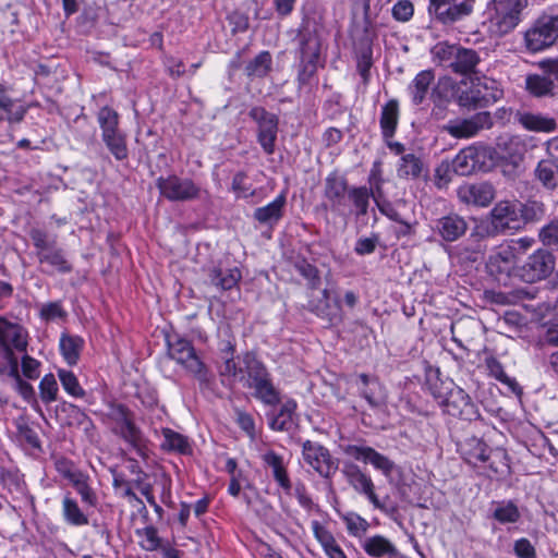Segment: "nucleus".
<instances>
[{
  "mask_svg": "<svg viewBox=\"0 0 558 558\" xmlns=\"http://www.w3.org/2000/svg\"><path fill=\"white\" fill-rule=\"evenodd\" d=\"M242 376L239 381L251 390V395L263 404L276 407L281 401L279 389L272 381L266 365L258 360L254 352H246L242 357Z\"/></svg>",
  "mask_w": 558,
  "mask_h": 558,
  "instance_id": "obj_1",
  "label": "nucleus"
},
{
  "mask_svg": "<svg viewBox=\"0 0 558 558\" xmlns=\"http://www.w3.org/2000/svg\"><path fill=\"white\" fill-rule=\"evenodd\" d=\"M298 85L302 89L311 85L315 78L318 66H324L322 61V39L316 29L308 21L302 24L298 36Z\"/></svg>",
  "mask_w": 558,
  "mask_h": 558,
  "instance_id": "obj_2",
  "label": "nucleus"
},
{
  "mask_svg": "<svg viewBox=\"0 0 558 558\" xmlns=\"http://www.w3.org/2000/svg\"><path fill=\"white\" fill-rule=\"evenodd\" d=\"M430 53L434 62L461 76L475 74L476 66L481 62V57L476 50L447 41L437 43L430 49Z\"/></svg>",
  "mask_w": 558,
  "mask_h": 558,
  "instance_id": "obj_3",
  "label": "nucleus"
},
{
  "mask_svg": "<svg viewBox=\"0 0 558 558\" xmlns=\"http://www.w3.org/2000/svg\"><path fill=\"white\" fill-rule=\"evenodd\" d=\"M167 352L170 359L182 365L198 381L199 387L209 389L215 383V375L197 355L193 343L184 338H167Z\"/></svg>",
  "mask_w": 558,
  "mask_h": 558,
  "instance_id": "obj_4",
  "label": "nucleus"
},
{
  "mask_svg": "<svg viewBox=\"0 0 558 558\" xmlns=\"http://www.w3.org/2000/svg\"><path fill=\"white\" fill-rule=\"evenodd\" d=\"M29 238L36 248V257L40 265H48L51 269H41L44 274L52 272L70 274L73 270L72 264L65 257L61 247L57 246V238L50 236L47 231L39 228L29 230Z\"/></svg>",
  "mask_w": 558,
  "mask_h": 558,
  "instance_id": "obj_5",
  "label": "nucleus"
},
{
  "mask_svg": "<svg viewBox=\"0 0 558 558\" xmlns=\"http://www.w3.org/2000/svg\"><path fill=\"white\" fill-rule=\"evenodd\" d=\"M529 0H492L487 7L489 29L501 37L511 33L522 21Z\"/></svg>",
  "mask_w": 558,
  "mask_h": 558,
  "instance_id": "obj_6",
  "label": "nucleus"
},
{
  "mask_svg": "<svg viewBox=\"0 0 558 558\" xmlns=\"http://www.w3.org/2000/svg\"><path fill=\"white\" fill-rule=\"evenodd\" d=\"M459 451L466 463L476 466L478 463L489 462V469L496 474L509 471V458L504 450H492L477 437L466 438L459 444Z\"/></svg>",
  "mask_w": 558,
  "mask_h": 558,
  "instance_id": "obj_7",
  "label": "nucleus"
},
{
  "mask_svg": "<svg viewBox=\"0 0 558 558\" xmlns=\"http://www.w3.org/2000/svg\"><path fill=\"white\" fill-rule=\"evenodd\" d=\"M13 348L21 352L26 351L25 330L22 326L10 323L0 316V355L8 362L9 376L13 377L16 383L22 377L19 373L17 357Z\"/></svg>",
  "mask_w": 558,
  "mask_h": 558,
  "instance_id": "obj_8",
  "label": "nucleus"
},
{
  "mask_svg": "<svg viewBox=\"0 0 558 558\" xmlns=\"http://www.w3.org/2000/svg\"><path fill=\"white\" fill-rule=\"evenodd\" d=\"M558 39V13L544 12L524 34L525 47L531 52L542 51Z\"/></svg>",
  "mask_w": 558,
  "mask_h": 558,
  "instance_id": "obj_9",
  "label": "nucleus"
},
{
  "mask_svg": "<svg viewBox=\"0 0 558 558\" xmlns=\"http://www.w3.org/2000/svg\"><path fill=\"white\" fill-rule=\"evenodd\" d=\"M476 80L477 83L472 81L471 86L458 89L456 97L460 107L468 110L482 109L495 104L501 97L502 92L495 87L494 80H485L484 83Z\"/></svg>",
  "mask_w": 558,
  "mask_h": 558,
  "instance_id": "obj_10",
  "label": "nucleus"
},
{
  "mask_svg": "<svg viewBox=\"0 0 558 558\" xmlns=\"http://www.w3.org/2000/svg\"><path fill=\"white\" fill-rule=\"evenodd\" d=\"M494 150L489 147L469 146L461 149L451 160L453 173L458 175H470L476 171H488L493 166Z\"/></svg>",
  "mask_w": 558,
  "mask_h": 558,
  "instance_id": "obj_11",
  "label": "nucleus"
},
{
  "mask_svg": "<svg viewBox=\"0 0 558 558\" xmlns=\"http://www.w3.org/2000/svg\"><path fill=\"white\" fill-rule=\"evenodd\" d=\"M555 267L556 256L553 251L541 247L529 255L518 272L523 281L534 283L547 279Z\"/></svg>",
  "mask_w": 558,
  "mask_h": 558,
  "instance_id": "obj_12",
  "label": "nucleus"
},
{
  "mask_svg": "<svg viewBox=\"0 0 558 558\" xmlns=\"http://www.w3.org/2000/svg\"><path fill=\"white\" fill-rule=\"evenodd\" d=\"M248 117L257 124V142L264 151L268 155L274 154L279 125L277 114L264 107L254 106L250 109Z\"/></svg>",
  "mask_w": 558,
  "mask_h": 558,
  "instance_id": "obj_13",
  "label": "nucleus"
},
{
  "mask_svg": "<svg viewBox=\"0 0 558 558\" xmlns=\"http://www.w3.org/2000/svg\"><path fill=\"white\" fill-rule=\"evenodd\" d=\"M475 0H429L428 13L442 25H452L473 12Z\"/></svg>",
  "mask_w": 558,
  "mask_h": 558,
  "instance_id": "obj_14",
  "label": "nucleus"
},
{
  "mask_svg": "<svg viewBox=\"0 0 558 558\" xmlns=\"http://www.w3.org/2000/svg\"><path fill=\"white\" fill-rule=\"evenodd\" d=\"M302 456L320 476L329 480L338 470L339 461L318 442L306 440L302 445Z\"/></svg>",
  "mask_w": 558,
  "mask_h": 558,
  "instance_id": "obj_15",
  "label": "nucleus"
},
{
  "mask_svg": "<svg viewBox=\"0 0 558 558\" xmlns=\"http://www.w3.org/2000/svg\"><path fill=\"white\" fill-rule=\"evenodd\" d=\"M156 186L160 194L171 202H187L199 196L201 189L192 180L169 175L159 177Z\"/></svg>",
  "mask_w": 558,
  "mask_h": 558,
  "instance_id": "obj_16",
  "label": "nucleus"
},
{
  "mask_svg": "<svg viewBox=\"0 0 558 558\" xmlns=\"http://www.w3.org/2000/svg\"><path fill=\"white\" fill-rule=\"evenodd\" d=\"M441 407L447 414L464 421L472 422L480 418L477 405L460 387H456L448 392L447 397L441 401Z\"/></svg>",
  "mask_w": 558,
  "mask_h": 558,
  "instance_id": "obj_17",
  "label": "nucleus"
},
{
  "mask_svg": "<svg viewBox=\"0 0 558 558\" xmlns=\"http://www.w3.org/2000/svg\"><path fill=\"white\" fill-rule=\"evenodd\" d=\"M342 473L356 493L366 496L376 509H385L384 504L378 499L375 493V485L371 476L364 473L357 464L345 462L342 468Z\"/></svg>",
  "mask_w": 558,
  "mask_h": 558,
  "instance_id": "obj_18",
  "label": "nucleus"
},
{
  "mask_svg": "<svg viewBox=\"0 0 558 558\" xmlns=\"http://www.w3.org/2000/svg\"><path fill=\"white\" fill-rule=\"evenodd\" d=\"M493 125L492 116L488 111H481L468 119L450 121L442 130L456 138H469L476 135L484 129Z\"/></svg>",
  "mask_w": 558,
  "mask_h": 558,
  "instance_id": "obj_19",
  "label": "nucleus"
},
{
  "mask_svg": "<svg viewBox=\"0 0 558 558\" xmlns=\"http://www.w3.org/2000/svg\"><path fill=\"white\" fill-rule=\"evenodd\" d=\"M490 223L495 232L505 233L521 228L518 204L510 201H500L490 210Z\"/></svg>",
  "mask_w": 558,
  "mask_h": 558,
  "instance_id": "obj_20",
  "label": "nucleus"
},
{
  "mask_svg": "<svg viewBox=\"0 0 558 558\" xmlns=\"http://www.w3.org/2000/svg\"><path fill=\"white\" fill-rule=\"evenodd\" d=\"M347 456L364 463H371L376 470L389 477L397 469L396 463L388 457L368 446L348 445L343 448Z\"/></svg>",
  "mask_w": 558,
  "mask_h": 558,
  "instance_id": "obj_21",
  "label": "nucleus"
},
{
  "mask_svg": "<svg viewBox=\"0 0 558 558\" xmlns=\"http://www.w3.org/2000/svg\"><path fill=\"white\" fill-rule=\"evenodd\" d=\"M311 310L330 325H338L343 319L340 301L338 298H331L327 289L323 290L322 299L317 303H311Z\"/></svg>",
  "mask_w": 558,
  "mask_h": 558,
  "instance_id": "obj_22",
  "label": "nucleus"
},
{
  "mask_svg": "<svg viewBox=\"0 0 558 558\" xmlns=\"http://www.w3.org/2000/svg\"><path fill=\"white\" fill-rule=\"evenodd\" d=\"M469 225L458 214H449L439 218L436 222V231L446 242H454L465 234Z\"/></svg>",
  "mask_w": 558,
  "mask_h": 558,
  "instance_id": "obj_23",
  "label": "nucleus"
},
{
  "mask_svg": "<svg viewBox=\"0 0 558 558\" xmlns=\"http://www.w3.org/2000/svg\"><path fill=\"white\" fill-rule=\"evenodd\" d=\"M349 192L347 179L332 171L325 179L324 195L330 203L332 210H338L344 203L345 194Z\"/></svg>",
  "mask_w": 558,
  "mask_h": 558,
  "instance_id": "obj_24",
  "label": "nucleus"
},
{
  "mask_svg": "<svg viewBox=\"0 0 558 558\" xmlns=\"http://www.w3.org/2000/svg\"><path fill=\"white\" fill-rule=\"evenodd\" d=\"M525 87L535 97H558V74H531L526 76Z\"/></svg>",
  "mask_w": 558,
  "mask_h": 558,
  "instance_id": "obj_25",
  "label": "nucleus"
},
{
  "mask_svg": "<svg viewBox=\"0 0 558 558\" xmlns=\"http://www.w3.org/2000/svg\"><path fill=\"white\" fill-rule=\"evenodd\" d=\"M361 387L359 388L361 397H363L373 409H380L386 404L387 396L385 390L375 377L366 374H360Z\"/></svg>",
  "mask_w": 558,
  "mask_h": 558,
  "instance_id": "obj_26",
  "label": "nucleus"
},
{
  "mask_svg": "<svg viewBox=\"0 0 558 558\" xmlns=\"http://www.w3.org/2000/svg\"><path fill=\"white\" fill-rule=\"evenodd\" d=\"M262 460L265 465L271 469L272 477L277 484L287 495H290L292 490V483L283 463V458L274 450H268L262 454Z\"/></svg>",
  "mask_w": 558,
  "mask_h": 558,
  "instance_id": "obj_27",
  "label": "nucleus"
},
{
  "mask_svg": "<svg viewBox=\"0 0 558 558\" xmlns=\"http://www.w3.org/2000/svg\"><path fill=\"white\" fill-rule=\"evenodd\" d=\"M515 120L527 131L531 132H554L557 128V122L554 118L529 111H519L515 114Z\"/></svg>",
  "mask_w": 558,
  "mask_h": 558,
  "instance_id": "obj_28",
  "label": "nucleus"
},
{
  "mask_svg": "<svg viewBox=\"0 0 558 558\" xmlns=\"http://www.w3.org/2000/svg\"><path fill=\"white\" fill-rule=\"evenodd\" d=\"M286 203V195L280 194L268 205L256 208L253 217L259 223L272 227L283 217Z\"/></svg>",
  "mask_w": 558,
  "mask_h": 558,
  "instance_id": "obj_29",
  "label": "nucleus"
},
{
  "mask_svg": "<svg viewBox=\"0 0 558 558\" xmlns=\"http://www.w3.org/2000/svg\"><path fill=\"white\" fill-rule=\"evenodd\" d=\"M362 548L373 558H396L399 555L397 547L383 535H374L365 538Z\"/></svg>",
  "mask_w": 558,
  "mask_h": 558,
  "instance_id": "obj_30",
  "label": "nucleus"
},
{
  "mask_svg": "<svg viewBox=\"0 0 558 558\" xmlns=\"http://www.w3.org/2000/svg\"><path fill=\"white\" fill-rule=\"evenodd\" d=\"M296 403L293 400L284 402L277 413L268 414L269 427L276 432H290L294 427V411Z\"/></svg>",
  "mask_w": 558,
  "mask_h": 558,
  "instance_id": "obj_31",
  "label": "nucleus"
},
{
  "mask_svg": "<svg viewBox=\"0 0 558 558\" xmlns=\"http://www.w3.org/2000/svg\"><path fill=\"white\" fill-rule=\"evenodd\" d=\"M399 121V102L390 99L381 108L379 124L384 140H391L396 133Z\"/></svg>",
  "mask_w": 558,
  "mask_h": 558,
  "instance_id": "obj_32",
  "label": "nucleus"
},
{
  "mask_svg": "<svg viewBox=\"0 0 558 558\" xmlns=\"http://www.w3.org/2000/svg\"><path fill=\"white\" fill-rule=\"evenodd\" d=\"M434 80L435 74L432 70H424L415 75L414 80L408 87L414 105H421L424 102Z\"/></svg>",
  "mask_w": 558,
  "mask_h": 558,
  "instance_id": "obj_33",
  "label": "nucleus"
},
{
  "mask_svg": "<svg viewBox=\"0 0 558 558\" xmlns=\"http://www.w3.org/2000/svg\"><path fill=\"white\" fill-rule=\"evenodd\" d=\"M461 193L465 202L482 207L489 205L495 197L494 187L489 183L472 184Z\"/></svg>",
  "mask_w": 558,
  "mask_h": 558,
  "instance_id": "obj_34",
  "label": "nucleus"
},
{
  "mask_svg": "<svg viewBox=\"0 0 558 558\" xmlns=\"http://www.w3.org/2000/svg\"><path fill=\"white\" fill-rule=\"evenodd\" d=\"M163 441L160 448L163 451L178 452L180 454H191L192 446L189 438L171 428H162Z\"/></svg>",
  "mask_w": 558,
  "mask_h": 558,
  "instance_id": "obj_35",
  "label": "nucleus"
},
{
  "mask_svg": "<svg viewBox=\"0 0 558 558\" xmlns=\"http://www.w3.org/2000/svg\"><path fill=\"white\" fill-rule=\"evenodd\" d=\"M515 258L514 246H500L498 251L489 256L487 267L492 274L508 271L515 263Z\"/></svg>",
  "mask_w": 558,
  "mask_h": 558,
  "instance_id": "obj_36",
  "label": "nucleus"
},
{
  "mask_svg": "<svg viewBox=\"0 0 558 558\" xmlns=\"http://www.w3.org/2000/svg\"><path fill=\"white\" fill-rule=\"evenodd\" d=\"M210 283L221 291L232 289L241 280V271L234 267L231 269L211 268L208 272Z\"/></svg>",
  "mask_w": 558,
  "mask_h": 558,
  "instance_id": "obj_37",
  "label": "nucleus"
},
{
  "mask_svg": "<svg viewBox=\"0 0 558 558\" xmlns=\"http://www.w3.org/2000/svg\"><path fill=\"white\" fill-rule=\"evenodd\" d=\"M534 175L546 190L554 191L558 187V163L554 160H541L534 170Z\"/></svg>",
  "mask_w": 558,
  "mask_h": 558,
  "instance_id": "obj_38",
  "label": "nucleus"
},
{
  "mask_svg": "<svg viewBox=\"0 0 558 558\" xmlns=\"http://www.w3.org/2000/svg\"><path fill=\"white\" fill-rule=\"evenodd\" d=\"M60 352L69 365H76L81 351L84 345V340L80 336L62 333L60 337Z\"/></svg>",
  "mask_w": 558,
  "mask_h": 558,
  "instance_id": "obj_39",
  "label": "nucleus"
},
{
  "mask_svg": "<svg viewBox=\"0 0 558 558\" xmlns=\"http://www.w3.org/2000/svg\"><path fill=\"white\" fill-rule=\"evenodd\" d=\"M492 518L500 524H515L521 520V512L513 500L494 502Z\"/></svg>",
  "mask_w": 558,
  "mask_h": 558,
  "instance_id": "obj_40",
  "label": "nucleus"
},
{
  "mask_svg": "<svg viewBox=\"0 0 558 558\" xmlns=\"http://www.w3.org/2000/svg\"><path fill=\"white\" fill-rule=\"evenodd\" d=\"M116 435L128 442L138 453V456L143 458L146 457L147 440L141 428L135 424V420L119 430Z\"/></svg>",
  "mask_w": 558,
  "mask_h": 558,
  "instance_id": "obj_41",
  "label": "nucleus"
},
{
  "mask_svg": "<svg viewBox=\"0 0 558 558\" xmlns=\"http://www.w3.org/2000/svg\"><path fill=\"white\" fill-rule=\"evenodd\" d=\"M521 223L539 222L546 215V206L543 202L527 199L524 203H517Z\"/></svg>",
  "mask_w": 558,
  "mask_h": 558,
  "instance_id": "obj_42",
  "label": "nucleus"
},
{
  "mask_svg": "<svg viewBox=\"0 0 558 558\" xmlns=\"http://www.w3.org/2000/svg\"><path fill=\"white\" fill-rule=\"evenodd\" d=\"M424 165L420 157L414 154L401 156L397 173L401 179H418L423 172Z\"/></svg>",
  "mask_w": 558,
  "mask_h": 558,
  "instance_id": "obj_43",
  "label": "nucleus"
},
{
  "mask_svg": "<svg viewBox=\"0 0 558 558\" xmlns=\"http://www.w3.org/2000/svg\"><path fill=\"white\" fill-rule=\"evenodd\" d=\"M272 69V57L269 51H260L245 66V74L248 77H266Z\"/></svg>",
  "mask_w": 558,
  "mask_h": 558,
  "instance_id": "obj_44",
  "label": "nucleus"
},
{
  "mask_svg": "<svg viewBox=\"0 0 558 558\" xmlns=\"http://www.w3.org/2000/svg\"><path fill=\"white\" fill-rule=\"evenodd\" d=\"M62 513L64 520L71 525L82 526L88 524L87 515L81 510L76 500L69 495L64 496L62 500Z\"/></svg>",
  "mask_w": 558,
  "mask_h": 558,
  "instance_id": "obj_45",
  "label": "nucleus"
},
{
  "mask_svg": "<svg viewBox=\"0 0 558 558\" xmlns=\"http://www.w3.org/2000/svg\"><path fill=\"white\" fill-rule=\"evenodd\" d=\"M373 50L369 41L363 40L359 47H356V59H357V71L363 78V83L366 84L369 80L371 68L373 65Z\"/></svg>",
  "mask_w": 558,
  "mask_h": 558,
  "instance_id": "obj_46",
  "label": "nucleus"
},
{
  "mask_svg": "<svg viewBox=\"0 0 558 558\" xmlns=\"http://www.w3.org/2000/svg\"><path fill=\"white\" fill-rule=\"evenodd\" d=\"M97 119L101 129V137L121 132L119 130V114L112 108L108 106L100 108Z\"/></svg>",
  "mask_w": 558,
  "mask_h": 558,
  "instance_id": "obj_47",
  "label": "nucleus"
},
{
  "mask_svg": "<svg viewBox=\"0 0 558 558\" xmlns=\"http://www.w3.org/2000/svg\"><path fill=\"white\" fill-rule=\"evenodd\" d=\"M108 418L112 423L113 434H117L135 420L134 413L123 404L112 405L108 412Z\"/></svg>",
  "mask_w": 558,
  "mask_h": 558,
  "instance_id": "obj_48",
  "label": "nucleus"
},
{
  "mask_svg": "<svg viewBox=\"0 0 558 558\" xmlns=\"http://www.w3.org/2000/svg\"><path fill=\"white\" fill-rule=\"evenodd\" d=\"M102 141L117 160L123 161L129 158L126 138L122 132L102 136Z\"/></svg>",
  "mask_w": 558,
  "mask_h": 558,
  "instance_id": "obj_49",
  "label": "nucleus"
},
{
  "mask_svg": "<svg viewBox=\"0 0 558 558\" xmlns=\"http://www.w3.org/2000/svg\"><path fill=\"white\" fill-rule=\"evenodd\" d=\"M295 270L307 281L310 289H317L320 286V274L318 268L308 263L305 258H296L293 264Z\"/></svg>",
  "mask_w": 558,
  "mask_h": 558,
  "instance_id": "obj_50",
  "label": "nucleus"
},
{
  "mask_svg": "<svg viewBox=\"0 0 558 558\" xmlns=\"http://www.w3.org/2000/svg\"><path fill=\"white\" fill-rule=\"evenodd\" d=\"M538 240L543 244V248L558 251V219L549 220L538 230Z\"/></svg>",
  "mask_w": 558,
  "mask_h": 558,
  "instance_id": "obj_51",
  "label": "nucleus"
},
{
  "mask_svg": "<svg viewBox=\"0 0 558 558\" xmlns=\"http://www.w3.org/2000/svg\"><path fill=\"white\" fill-rule=\"evenodd\" d=\"M485 299L493 304L510 305L523 299L524 292L522 290H513L509 292L486 290Z\"/></svg>",
  "mask_w": 558,
  "mask_h": 558,
  "instance_id": "obj_52",
  "label": "nucleus"
},
{
  "mask_svg": "<svg viewBox=\"0 0 558 558\" xmlns=\"http://www.w3.org/2000/svg\"><path fill=\"white\" fill-rule=\"evenodd\" d=\"M58 377L60 379V383H61L63 389L69 395H71L72 397H75V398H84L85 397V390L80 385L78 379L74 375L73 372L66 371V369H59Z\"/></svg>",
  "mask_w": 558,
  "mask_h": 558,
  "instance_id": "obj_53",
  "label": "nucleus"
},
{
  "mask_svg": "<svg viewBox=\"0 0 558 558\" xmlns=\"http://www.w3.org/2000/svg\"><path fill=\"white\" fill-rule=\"evenodd\" d=\"M348 195L357 209V215L365 216L369 204V190L366 186L352 187L349 190Z\"/></svg>",
  "mask_w": 558,
  "mask_h": 558,
  "instance_id": "obj_54",
  "label": "nucleus"
},
{
  "mask_svg": "<svg viewBox=\"0 0 558 558\" xmlns=\"http://www.w3.org/2000/svg\"><path fill=\"white\" fill-rule=\"evenodd\" d=\"M58 383L53 374H46L39 383V393L43 402L51 403L58 397Z\"/></svg>",
  "mask_w": 558,
  "mask_h": 558,
  "instance_id": "obj_55",
  "label": "nucleus"
},
{
  "mask_svg": "<svg viewBox=\"0 0 558 558\" xmlns=\"http://www.w3.org/2000/svg\"><path fill=\"white\" fill-rule=\"evenodd\" d=\"M64 411H66L69 415V425H76L78 427H83L85 430L93 426V422L89 416L77 405L72 403L64 405Z\"/></svg>",
  "mask_w": 558,
  "mask_h": 558,
  "instance_id": "obj_56",
  "label": "nucleus"
},
{
  "mask_svg": "<svg viewBox=\"0 0 558 558\" xmlns=\"http://www.w3.org/2000/svg\"><path fill=\"white\" fill-rule=\"evenodd\" d=\"M223 363L219 366V376L221 377V383L226 385L225 378L231 384L236 378L242 376V366L239 367L234 361V356H227V359H222Z\"/></svg>",
  "mask_w": 558,
  "mask_h": 558,
  "instance_id": "obj_57",
  "label": "nucleus"
},
{
  "mask_svg": "<svg viewBox=\"0 0 558 558\" xmlns=\"http://www.w3.org/2000/svg\"><path fill=\"white\" fill-rule=\"evenodd\" d=\"M342 519L345 522L348 532L353 536L364 534L369 527L368 522L356 513L344 514Z\"/></svg>",
  "mask_w": 558,
  "mask_h": 558,
  "instance_id": "obj_58",
  "label": "nucleus"
},
{
  "mask_svg": "<svg viewBox=\"0 0 558 558\" xmlns=\"http://www.w3.org/2000/svg\"><path fill=\"white\" fill-rule=\"evenodd\" d=\"M76 492L81 495V498L87 505L94 507L97 504V497L94 490L87 484L86 477L82 474L78 478L72 483Z\"/></svg>",
  "mask_w": 558,
  "mask_h": 558,
  "instance_id": "obj_59",
  "label": "nucleus"
},
{
  "mask_svg": "<svg viewBox=\"0 0 558 558\" xmlns=\"http://www.w3.org/2000/svg\"><path fill=\"white\" fill-rule=\"evenodd\" d=\"M312 527L316 539L320 543L325 551L337 543L333 535L319 522L314 521Z\"/></svg>",
  "mask_w": 558,
  "mask_h": 558,
  "instance_id": "obj_60",
  "label": "nucleus"
},
{
  "mask_svg": "<svg viewBox=\"0 0 558 558\" xmlns=\"http://www.w3.org/2000/svg\"><path fill=\"white\" fill-rule=\"evenodd\" d=\"M66 315L61 302H49L44 304L40 310V317L45 320H53L56 318L64 319Z\"/></svg>",
  "mask_w": 558,
  "mask_h": 558,
  "instance_id": "obj_61",
  "label": "nucleus"
},
{
  "mask_svg": "<svg viewBox=\"0 0 558 558\" xmlns=\"http://www.w3.org/2000/svg\"><path fill=\"white\" fill-rule=\"evenodd\" d=\"M414 8L409 0H399L392 8V16L400 22H407L413 16Z\"/></svg>",
  "mask_w": 558,
  "mask_h": 558,
  "instance_id": "obj_62",
  "label": "nucleus"
},
{
  "mask_svg": "<svg viewBox=\"0 0 558 558\" xmlns=\"http://www.w3.org/2000/svg\"><path fill=\"white\" fill-rule=\"evenodd\" d=\"M142 535L144 536V539L141 545L145 550L153 551L160 547V538L156 527L146 526L143 529Z\"/></svg>",
  "mask_w": 558,
  "mask_h": 558,
  "instance_id": "obj_63",
  "label": "nucleus"
},
{
  "mask_svg": "<svg viewBox=\"0 0 558 558\" xmlns=\"http://www.w3.org/2000/svg\"><path fill=\"white\" fill-rule=\"evenodd\" d=\"M513 551L518 558H535L536 550L530 539L522 537L514 542Z\"/></svg>",
  "mask_w": 558,
  "mask_h": 558,
  "instance_id": "obj_64",
  "label": "nucleus"
}]
</instances>
